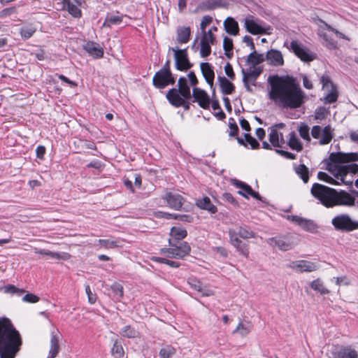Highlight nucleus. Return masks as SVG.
Masks as SVG:
<instances>
[{"instance_id":"1","label":"nucleus","mask_w":358,"mask_h":358,"mask_svg":"<svg viewBox=\"0 0 358 358\" xmlns=\"http://www.w3.org/2000/svg\"><path fill=\"white\" fill-rule=\"evenodd\" d=\"M357 161H358V152H331L329 157L327 169L336 179L322 171L317 173V178L331 185L344 184L352 186L353 175L358 172V164H348V163Z\"/></svg>"},{"instance_id":"2","label":"nucleus","mask_w":358,"mask_h":358,"mask_svg":"<svg viewBox=\"0 0 358 358\" xmlns=\"http://www.w3.org/2000/svg\"><path fill=\"white\" fill-rule=\"evenodd\" d=\"M269 97L281 107L297 108L302 105L304 94L294 81L276 77L271 83Z\"/></svg>"},{"instance_id":"3","label":"nucleus","mask_w":358,"mask_h":358,"mask_svg":"<svg viewBox=\"0 0 358 358\" xmlns=\"http://www.w3.org/2000/svg\"><path fill=\"white\" fill-rule=\"evenodd\" d=\"M310 192L326 208L353 206L355 204V197L348 192L337 191L322 184H313Z\"/></svg>"},{"instance_id":"4","label":"nucleus","mask_w":358,"mask_h":358,"mask_svg":"<svg viewBox=\"0 0 358 358\" xmlns=\"http://www.w3.org/2000/svg\"><path fill=\"white\" fill-rule=\"evenodd\" d=\"M22 345L21 335L10 320L0 318V358H15Z\"/></svg>"},{"instance_id":"5","label":"nucleus","mask_w":358,"mask_h":358,"mask_svg":"<svg viewBox=\"0 0 358 358\" xmlns=\"http://www.w3.org/2000/svg\"><path fill=\"white\" fill-rule=\"evenodd\" d=\"M229 236L231 244L241 255L248 258L250 253L249 245L243 242L238 236L243 239L252 238L256 237L255 233L249 227L243 225L238 227L237 229H229Z\"/></svg>"},{"instance_id":"6","label":"nucleus","mask_w":358,"mask_h":358,"mask_svg":"<svg viewBox=\"0 0 358 358\" xmlns=\"http://www.w3.org/2000/svg\"><path fill=\"white\" fill-rule=\"evenodd\" d=\"M169 248H162V253L169 258L183 259L189 255L191 251L190 245L185 241H176L169 239Z\"/></svg>"},{"instance_id":"7","label":"nucleus","mask_w":358,"mask_h":358,"mask_svg":"<svg viewBox=\"0 0 358 358\" xmlns=\"http://www.w3.org/2000/svg\"><path fill=\"white\" fill-rule=\"evenodd\" d=\"M321 23L322 24L320 25L318 29V35L323 39V45L328 49H336L338 48V43L327 34V31L334 33L335 35L339 38H343L347 41L350 40V38L346 35L333 28L324 21L321 20Z\"/></svg>"},{"instance_id":"8","label":"nucleus","mask_w":358,"mask_h":358,"mask_svg":"<svg viewBox=\"0 0 358 358\" xmlns=\"http://www.w3.org/2000/svg\"><path fill=\"white\" fill-rule=\"evenodd\" d=\"M244 27L252 35L269 34L270 26L264 21L252 15H248L244 19Z\"/></svg>"},{"instance_id":"9","label":"nucleus","mask_w":358,"mask_h":358,"mask_svg":"<svg viewBox=\"0 0 358 358\" xmlns=\"http://www.w3.org/2000/svg\"><path fill=\"white\" fill-rule=\"evenodd\" d=\"M331 224L335 230L350 232L358 229V221L353 220L348 214H339L333 217Z\"/></svg>"},{"instance_id":"10","label":"nucleus","mask_w":358,"mask_h":358,"mask_svg":"<svg viewBox=\"0 0 358 358\" xmlns=\"http://www.w3.org/2000/svg\"><path fill=\"white\" fill-rule=\"evenodd\" d=\"M287 42H285L284 43V46H286L304 62H312L316 58V56L313 52H312L308 48L304 47L296 40H292L289 46L287 45Z\"/></svg>"},{"instance_id":"11","label":"nucleus","mask_w":358,"mask_h":358,"mask_svg":"<svg viewBox=\"0 0 358 358\" xmlns=\"http://www.w3.org/2000/svg\"><path fill=\"white\" fill-rule=\"evenodd\" d=\"M312 136L319 140L320 145L329 144L334 137V129L327 125L323 129L318 125L313 126L311 129Z\"/></svg>"},{"instance_id":"12","label":"nucleus","mask_w":358,"mask_h":358,"mask_svg":"<svg viewBox=\"0 0 358 358\" xmlns=\"http://www.w3.org/2000/svg\"><path fill=\"white\" fill-rule=\"evenodd\" d=\"M170 50L174 52L175 65L178 71H187L192 66L188 59L187 49L170 48Z\"/></svg>"},{"instance_id":"13","label":"nucleus","mask_w":358,"mask_h":358,"mask_svg":"<svg viewBox=\"0 0 358 358\" xmlns=\"http://www.w3.org/2000/svg\"><path fill=\"white\" fill-rule=\"evenodd\" d=\"M286 266L297 273L313 272L317 271L320 267L317 262L307 260L292 261L287 264Z\"/></svg>"},{"instance_id":"14","label":"nucleus","mask_w":358,"mask_h":358,"mask_svg":"<svg viewBox=\"0 0 358 358\" xmlns=\"http://www.w3.org/2000/svg\"><path fill=\"white\" fill-rule=\"evenodd\" d=\"M287 218L306 231L311 234H316L318 231V225L313 220L306 219L298 215H288Z\"/></svg>"},{"instance_id":"15","label":"nucleus","mask_w":358,"mask_h":358,"mask_svg":"<svg viewBox=\"0 0 358 358\" xmlns=\"http://www.w3.org/2000/svg\"><path fill=\"white\" fill-rule=\"evenodd\" d=\"M176 79L171 71H158L154 76L152 83L157 88L162 89L175 83Z\"/></svg>"},{"instance_id":"16","label":"nucleus","mask_w":358,"mask_h":358,"mask_svg":"<svg viewBox=\"0 0 358 358\" xmlns=\"http://www.w3.org/2000/svg\"><path fill=\"white\" fill-rule=\"evenodd\" d=\"M266 242L270 245L276 246L283 251L291 250L297 244V243L294 241V238L291 236L271 238L267 239Z\"/></svg>"},{"instance_id":"17","label":"nucleus","mask_w":358,"mask_h":358,"mask_svg":"<svg viewBox=\"0 0 358 358\" xmlns=\"http://www.w3.org/2000/svg\"><path fill=\"white\" fill-rule=\"evenodd\" d=\"M215 36L212 33V29H209L207 32H204L201 40L200 55L202 57H206L211 52L210 45L213 44Z\"/></svg>"},{"instance_id":"18","label":"nucleus","mask_w":358,"mask_h":358,"mask_svg":"<svg viewBox=\"0 0 358 358\" xmlns=\"http://www.w3.org/2000/svg\"><path fill=\"white\" fill-rule=\"evenodd\" d=\"M164 199L166 201L168 206L175 210H180L185 201L181 194L175 192H167Z\"/></svg>"},{"instance_id":"19","label":"nucleus","mask_w":358,"mask_h":358,"mask_svg":"<svg viewBox=\"0 0 358 358\" xmlns=\"http://www.w3.org/2000/svg\"><path fill=\"white\" fill-rule=\"evenodd\" d=\"M166 96L169 103L177 108L185 106L186 100L189 99L184 97L176 88L169 90Z\"/></svg>"},{"instance_id":"20","label":"nucleus","mask_w":358,"mask_h":358,"mask_svg":"<svg viewBox=\"0 0 358 358\" xmlns=\"http://www.w3.org/2000/svg\"><path fill=\"white\" fill-rule=\"evenodd\" d=\"M266 59L267 62L274 66H282L284 65V58L282 52L276 49H271L266 52Z\"/></svg>"},{"instance_id":"21","label":"nucleus","mask_w":358,"mask_h":358,"mask_svg":"<svg viewBox=\"0 0 358 358\" xmlns=\"http://www.w3.org/2000/svg\"><path fill=\"white\" fill-rule=\"evenodd\" d=\"M193 97L194 99V101L197 102L201 108L204 109L209 108L210 98L204 90L198 87H194L193 89Z\"/></svg>"},{"instance_id":"22","label":"nucleus","mask_w":358,"mask_h":358,"mask_svg":"<svg viewBox=\"0 0 358 358\" xmlns=\"http://www.w3.org/2000/svg\"><path fill=\"white\" fill-rule=\"evenodd\" d=\"M34 252L36 254L48 256L52 259L66 261L71 258L70 254L65 252H52L50 250H47L45 249H38L37 248H34Z\"/></svg>"},{"instance_id":"23","label":"nucleus","mask_w":358,"mask_h":358,"mask_svg":"<svg viewBox=\"0 0 358 358\" xmlns=\"http://www.w3.org/2000/svg\"><path fill=\"white\" fill-rule=\"evenodd\" d=\"M269 141L273 147L281 148L285 141L282 133L278 131L275 127L270 128Z\"/></svg>"},{"instance_id":"24","label":"nucleus","mask_w":358,"mask_h":358,"mask_svg":"<svg viewBox=\"0 0 358 358\" xmlns=\"http://www.w3.org/2000/svg\"><path fill=\"white\" fill-rule=\"evenodd\" d=\"M200 68L206 83L212 87L215 78V73L212 66L208 62H203L201 63Z\"/></svg>"},{"instance_id":"25","label":"nucleus","mask_w":358,"mask_h":358,"mask_svg":"<svg viewBox=\"0 0 358 358\" xmlns=\"http://www.w3.org/2000/svg\"><path fill=\"white\" fill-rule=\"evenodd\" d=\"M224 30L232 36H237L239 33V26L237 21L233 17H228L223 22Z\"/></svg>"},{"instance_id":"26","label":"nucleus","mask_w":358,"mask_h":358,"mask_svg":"<svg viewBox=\"0 0 358 358\" xmlns=\"http://www.w3.org/2000/svg\"><path fill=\"white\" fill-rule=\"evenodd\" d=\"M187 282L192 289L201 292L202 296H209L213 294V292L212 290L203 289L200 281L196 278L189 277Z\"/></svg>"},{"instance_id":"27","label":"nucleus","mask_w":358,"mask_h":358,"mask_svg":"<svg viewBox=\"0 0 358 358\" xmlns=\"http://www.w3.org/2000/svg\"><path fill=\"white\" fill-rule=\"evenodd\" d=\"M85 50L94 57L95 58H101L103 55V48L97 43L94 42H88L85 45Z\"/></svg>"},{"instance_id":"28","label":"nucleus","mask_w":358,"mask_h":358,"mask_svg":"<svg viewBox=\"0 0 358 358\" xmlns=\"http://www.w3.org/2000/svg\"><path fill=\"white\" fill-rule=\"evenodd\" d=\"M243 80H247L251 83L252 85H255V82L258 76L262 73V69L259 67L250 69L248 72H245L243 69Z\"/></svg>"},{"instance_id":"29","label":"nucleus","mask_w":358,"mask_h":358,"mask_svg":"<svg viewBox=\"0 0 358 358\" xmlns=\"http://www.w3.org/2000/svg\"><path fill=\"white\" fill-rule=\"evenodd\" d=\"M63 8L68 10V12L75 17H80L81 16V10L79 6L81 5L75 4L71 0H63Z\"/></svg>"},{"instance_id":"30","label":"nucleus","mask_w":358,"mask_h":358,"mask_svg":"<svg viewBox=\"0 0 358 358\" xmlns=\"http://www.w3.org/2000/svg\"><path fill=\"white\" fill-rule=\"evenodd\" d=\"M217 80L223 94H231L234 92L235 87L228 79L225 77L218 76Z\"/></svg>"},{"instance_id":"31","label":"nucleus","mask_w":358,"mask_h":358,"mask_svg":"<svg viewBox=\"0 0 358 358\" xmlns=\"http://www.w3.org/2000/svg\"><path fill=\"white\" fill-rule=\"evenodd\" d=\"M191 29L189 27H180L177 29V41L179 43H187L189 41Z\"/></svg>"},{"instance_id":"32","label":"nucleus","mask_w":358,"mask_h":358,"mask_svg":"<svg viewBox=\"0 0 358 358\" xmlns=\"http://www.w3.org/2000/svg\"><path fill=\"white\" fill-rule=\"evenodd\" d=\"M252 324L250 322H241L233 331V334H238L241 337L247 336L251 331Z\"/></svg>"},{"instance_id":"33","label":"nucleus","mask_w":358,"mask_h":358,"mask_svg":"<svg viewBox=\"0 0 358 358\" xmlns=\"http://www.w3.org/2000/svg\"><path fill=\"white\" fill-rule=\"evenodd\" d=\"M122 22V15L117 14H108L103 22V27H110L112 25L120 24Z\"/></svg>"},{"instance_id":"34","label":"nucleus","mask_w":358,"mask_h":358,"mask_svg":"<svg viewBox=\"0 0 358 358\" xmlns=\"http://www.w3.org/2000/svg\"><path fill=\"white\" fill-rule=\"evenodd\" d=\"M178 87L177 89L178 92H180V94L185 98H190L191 97V93H190V88L187 85V80L184 77H180L178 79Z\"/></svg>"},{"instance_id":"35","label":"nucleus","mask_w":358,"mask_h":358,"mask_svg":"<svg viewBox=\"0 0 358 358\" xmlns=\"http://www.w3.org/2000/svg\"><path fill=\"white\" fill-rule=\"evenodd\" d=\"M187 231L180 227H173L171 229L169 239H174L176 241H181L187 236Z\"/></svg>"},{"instance_id":"36","label":"nucleus","mask_w":358,"mask_h":358,"mask_svg":"<svg viewBox=\"0 0 358 358\" xmlns=\"http://www.w3.org/2000/svg\"><path fill=\"white\" fill-rule=\"evenodd\" d=\"M264 59L263 54H259L254 50L248 56L247 62L248 64L252 66L253 68H256L255 66L263 62Z\"/></svg>"},{"instance_id":"37","label":"nucleus","mask_w":358,"mask_h":358,"mask_svg":"<svg viewBox=\"0 0 358 358\" xmlns=\"http://www.w3.org/2000/svg\"><path fill=\"white\" fill-rule=\"evenodd\" d=\"M289 147L297 152H300L303 150V146L299 138L296 136L295 132L292 131L289 134V139L287 143Z\"/></svg>"},{"instance_id":"38","label":"nucleus","mask_w":358,"mask_h":358,"mask_svg":"<svg viewBox=\"0 0 358 358\" xmlns=\"http://www.w3.org/2000/svg\"><path fill=\"white\" fill-rule=\"evenodd\" d=\"M196 205L204 210H207L211 213H215L217 211V208L211 203L210 199L205 196L202 199L196 202Z\"/></svg>"},{"instance_id":"39","label":"nucleus","mask_w":358,"mask_h":358,"mask_svg":"<svg viewBox=\"0 0 358 358\" xmlns=\"http://www.w3.org/2000/svg\"><path fill=\"white\" fill-rule=\"evenodd\" d=\"M59 350V338L56 335L52 334L50 339V348L48 358H55L57 355Z\"/></svg>"},{"instance_id":"40","label":"nucleus","mask_w":358,"mask_h":358,"mask_svg":"<svg viewBox=\"0 0 358 358\" xmlns=\"http://www.w3.org/2000/svg\"><path fill=\"white\" fill-rule=\"evenodd\" d=\"M296 173L301 178L304 183L309 180V170L303 164L296 166L294 168Z\"/></svg>"},{"instance_id":"41","label":"nucleus","mask_w":358,"mask_h":358,"mask_svg":"<svg viewBox=\"0 0 358 358\" xmlns=\"http://www.w3.org/2000/svg\"><path fill=\"white\" fill-rule=\"evenodd\" d=\"M310 287L315 291L320 292L321 294H327L329 290L324 286L322 281L317 278L310 282Z\"/></svg>"},{"instance_id":"42","label":"nucleus","mask_w":358,"mask_h":358,"mask_svg":"<svg viewBox=\"0 0 358 358\" xmlns=\"http://www.w3.org/2000/svg\"><path fill=\"white\" fill-rule=\"evenodd\" d=\"M336 358H358V353L354 349L346 348L338 352Z\"/></svg>"},{"instance_id":"43","label":"nucleus","mask_w":358,"mask_h":358,"mask_svg":"<svg viewBox=\"0 0 358 358\" xmlns=\"http://www.w3.org/2000/svg\"><path fill=\"white\" fill-rule=\"evenodd\" d=\"M233 41L229 37H224L223 40V49L226 57L229 59L231 58L233 55Z\"/></svg>"},{"instance_id":"44","label":"nucleus","mask_w":358,"mask_h":358,"mask_svg":"<svg viewBox=\"0 0 358 358\" xmlns=\"http://www.w3.org/2000/svg\"><path fill=\"white\" fill-rule=\"evenodd\" d=\"M112 355L115 358H122L124 356V352L123 348L118 341H115L113 343V346L111 349Z\"/></svg>"},{"instance_id":"45","label":"nucleus","mask_w":358,"mask_h":358,"mask_svg":"<svg viewBox=\"0 0 358 358\" xmlns=\"http://www.w3.org/2000/svg\"><path fill=\"white\" fill-rule=\"evenodd\" d=\"M120 333L122 336L127 338H136L138 336V332L129 325L124 327Z\"/></svg>"},{"instance_id":"46","label":"nucleus","mask_w":358,"mask_h":358,"mask_svg":"<svg viewBox=\"0 0 358 358\" xmlns=\"http://www.w3.org/2000/svg\"><path fill=\"white\" fill-rule=\"evenodd\" d=\"M234 185L237 187L241 189V190L238 191V193L243 195L245 197H247L249 196L250 192L252 190V188L248 185L236 180L234 182Z\"/></svg>"},{"instance_id":"47","label":"nucleus","mask_w":358,"mask_h":358,"mask_svg":"<svg viewBox=\"0 0 358 358\" xmlns=\"http://www.w3.org/2000/svg\"><path fill=\"white\" fill-rule=\"evenodd\" d=\"M36 29L32 26L22 27L20 31V36L24 39H28L36 32Z\"/></svg>"},{"instance_id":"48","label":"nucleus","mask_w":358,"mask_h":358,"mask_svg":"<svg viewBox=\"0 0 358 358\" xmlns=\"http://www.w3.org/2000/svg\"><path fill=\"white\" fill-rule=\"evenodd\" d=\"M98 243L106 249H111L120 247L118 241L110 239H99Z\"/></svg>"},{"instance_id":"49","label":"nucleus","mask_w":358,"mask_h":358,"mask_svg":"<svg viewBox=\"0 0 358 358\" xmlns=\"http://www.w3.org/2000/svg\"><path fill=\"white\" fill-rule=\"evenodd\" d=\"M176 353V350L171 345L162 348L159 351L161 358H171Z\"/></svg>"},{"instance_id":"50","label":"nucleus","mask_w":358,"mask_h":358,"mask_svg":"<svg viewBox=\"0 0 358 358\" xmlns=\"http://www.w3.org/2000/svg\"><path fill=\"white\" fill-rule=\"evenodd\" d=\"M338 99V93L336 87H332L330 89V92L325 96L324 101L326 103H334Z\"/></svg>"},{"instance_id":"51","label":"nucleus","mask_w":358,"mask_h":358,"mask_svg":"<svg viewBox=\"0 0 358 358\" xmlns=\"http://www.w3.org/2000/svg\"><path fill=\"white\" fill-rule=\"evenodd\" d=\"M299 132L300 134V136L304 139L305 141L310 142V132H309V127L306 124H302L299 128Z\"/></svg>"},{"instance_id":"52","label":"nucleus","mask_w":358,"mask_h":358,"mask_svg":"<svg viewBox=\"0 0 358 358\" xmlns=\"http://www.w3.org/2000/svg\"><path fill=\"white\" fill-rule=\"evenodd\" d=\"M111 289L118 299L123 296V287L122 285L115 282L111 285Z\"/></svg>"},{"instance_id":"53","label":"nucleus","mask_w":358,"mask_h":358,"mask_svg":"<svg viewBox=\"0 0 358 358\" xmlns=\"http://www.w3.org/2000/svg\"><path fill=\"white\" fill-rule=\"evenodd\" d=\"M245 141L250 145L252 149H257L259 147V143L249 134L244 135Z\"/></svg>"},{"instance_id":"54","label":"nucleus","mask_w":358,"mask_h":358,"mask_svg":"<svg viewBox=\"0 0 358 358\" xmlns=\"http://www.w3.org/2000/svg\"><path fill=\"white\" fill-rule=\"evenodd\" d=\"M155 261L156 262H160V263H163V264H167L171 267H173V268H177L180 266V264L177 262H175V261H172V260H169L166 258H162V257H155L154 259Z\"/></svg>"},{"instance_id":"55","label":"nucleus","mask_w":358,"mask_h":358,"mask_svg":"<svg viewBox=\"0 0 358 358\" xmlns=\"http://www.w3.org/2000/svg\"><path fill=\"white\" fill-rule=\"evenodd\" d=\"M213 21L212 17L209 15H205L203 17L201 24H200V28L201 31L203 32V34L206 31V27L208 26Z\"/></svg>"},{"instance_id":"56","label":"nucleus","mask_w":358,"mask_h":358,"mask_svg":"<svg viewBox=\"0 0 358 358\" xmlns=\"http://www.w3.org/2000/svg\"><path fill=\"white\" fill-rule=\"evenodd\" d=\"M22 301L26 303H34L39 301V297L31 293H27L22 297Z\"/></svg>"},{"instance_id":"57","label":"nucleus","mask_w":358,"mask_h":358,"mask_svg":"<svg viewBox=\"0 0 358 358\" xmlns=\"http://www.w3.org/2000/svg\"><path fill=\"white\" fill-rule=\"evenodd\" d=\"M5 292L7 293L16 294L18 296H20L22 293L24 292L23 289H20L15 286L10 285L5 287Z\"/></svg>"},{"instance_id":"58","label":"nucleus","mask_w":358,"mask_h":358,"mask_svg":"<svg viewBox=\"0 0 358 358\" xmlns=\"http://www.w3.org/2000/svg\"><path fill=\"white\" fill-rule=\"evenodd\" d=\"M320 81L322 84L323 89H331L332 87H335L327 76H322Z\"/></svg>"},{"instance_id":"59","label":"nucleus","mask_w":358,"mask_h":358,"mask_svg":"<svg viewBox=\"0 0 358 358\" xmlns=\"http://www.w3.org/2000/svg\"><path fill=\"white\" fill-rule=\"evenodd\" d=\"M327 110L324 108L320 107L316 109L315 112V118L317 120H323L325 118Z\"/></svg>"},{"instance_id":"60","label":"nucleus","mask_w":358,"mask_h":358,"mask_svg":"<svg viewBox=\"0 0 358 358\" xmlns=\"http://www.w3.org/2000/svg\"><path fill=\"white\" fill-rule=\"evenodd\" d=\"M85 292L87 295V297H88V301L91 304H93L96 302V296L95 294H94L92 291H91V289L89 285H87L85 287Z\"/></svg>"},{"instance_id":"61","label":"nucleus","mask_w":358,"mask_h":358,"mask_svg":"<svg viewBox=\"0 0 358 358\" xmlns=\"http://www.w3.org/2000/svg\"><path fill=\"white\" fill-rule=\"evenodd\" d=\"M174 220H179L182 222H192L193 221V217L186 214H178L173 217Z\"/></svg>"},{"instance_id":"62","label":"nucleus","mask_w":358,"mask_h":358,"mask_svg":"<svg viewBox=\"0 0 358 358\" xmlns=\"http://www.w3.org/2000/svg\"><path fill=\"white\" fill-rule=\"evenodd\" d=\"M224 72L230 79H234L235 74L233 70V67L229 62L227 63L226 65L224 66Z\"/></svg>"},{"instance_id":"63","label":"nucleus","mask_w":358,"mask_h":358,"mask_svg":"<svg viewBox=\"0 0 358 358\" xmlns=\"http://www.w3.org/2000/svg\"><path fill=\"white\" fill-rule=\"evenodd\" d=\"M275 152L289 159H294L296 158V155L294 154L282 150L276 149Z\"/></svg>"},{"instance_id":"64","label":"nucleus","mask_w":358,"mask_h":358,"mask_svg":"<svg viewBox=\"0 0 358 358\" xmlns=\"http://www.w3.org/2000/svg\"><path fill=\"white\" fill-rule=\"evenodd\" d=\"M15 12L16 9L15 7L5 8L0 12V17L4 18L8 15H10L13 13H15Z\"/></svg>"}]
</instances>
